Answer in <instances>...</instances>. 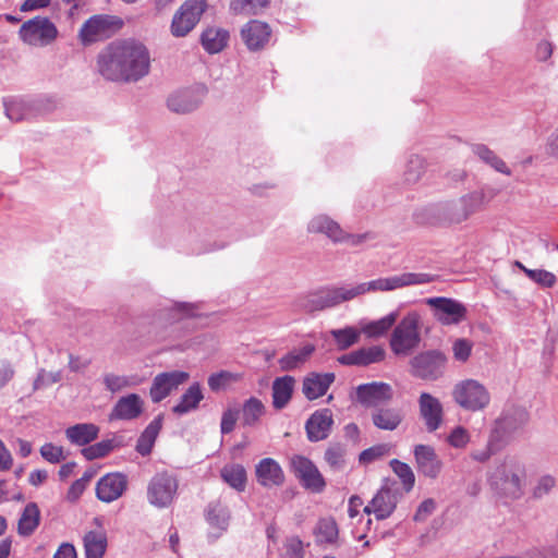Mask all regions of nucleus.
Segmentation results:
<instances>
[{
  "label": "nucleus",
  "instance_id": "1",
  "mask_svg": "<svg viewBox=\"0 0 558 558\" xmlns=\"http://www.w3.org/2000/svg\"><path fill=\"white\" fill-rule=\"evenodd\" d=\"M97 69L108 81L137 82L149 73L150 53L140 40H114L98 53Z\"/></svg>",
  "mask_w": 558,
  "mask_h": 558
},
{
  "label": "nucleus",
  "instance_id": "2",
  "mask_svg": "<svg viewBox=\"0 0 558 558\" xmlns=\"http://www.w3.org/2000/svg\"><path fill=\"white\" fill-rule=\"evenodd\" d=\"M371 291H384V280L377 279L359 284H345L313 291L300 295L295 300L294 306L299 311L313 313L353 300Z\"/></svg>",
  "mask_w": 558,
  "mask_h": 558
},
{
  "label": "nucleus",
  "instance_id": "3",
  "mask_svg": "<svg viewBox=\"0 0 558 558\" xmlns=\"http://www.w3.org/2000/svg\"><path fill=\"white\" fill-rule=\"evenodd\" d=\"M487 481L499 497L518 500L524 495L526 469L521 458L507 454L488 471Z\"/></svg>",
  "mask_w": 558,
  "mask_h": 558
},
{
  "label": "nucleus",
  "instance_id": "4",
  "mask_svg": "<svg viewBox=\"0 0 558 558\" xmlns=\"http://www.w3.org/2000/svg\"><path fill=\"white\" fill-rule=\"evenodd\" d=\"M485 205L482 190L471 191L458 198L441 202L432 207V214L441 225H459L466 221Z\"/></svg>",
  "mask_w": 558,
  "mask_h": 558
},
{
  "label": "nucleus",
  "instance_id": "5",
  "mask_svg": "<svg viewBox=\"0 0 558 558\" xmlns=\"http://www.w3.org/2000/svg\"><path fill=\"white\" fill-rule=\"evenodd\" d=\"M421 316L416 312L408 313L391 332L389 345L392 353L399 357H407L421 343Z\"/></svg>",
  "mask_w": 558,
  "mask_h": 558
},
{
  "label": "nucleus",
  "instance_id": "6",
  "mask_svg": "<svg viewBox=\"0 0 558 558\" xmlns=\"http://www.w3.org/2000/svg\"><path fill=\"white\" fill-rule=\"evenodd\" d=\"M452 399L466 411L484 410L490 402V395L486 387L475 379L458 381L452 389Z\"/></svg>",
  "mask_w": 558,
  "mask_h": 558
},
{
  "label": "nucleus",
  "instance_id": "7",
  "mask_svg": "<svg viewBox=\"0 0 558 558\" xmlns=\"http://www.w3.org/2000/svg\"><path fill=\"white\" fill-rule=\"evenodd\" d=\"M179 489L178 477L162 471L156 473L147 485V501L157 509L169 508L177 498Z\"/></svg>",
  "mask_w": 558,
  "mask_h": 558
},
{
  "label": "nucleus",
  "instance_id": "8",
  "mask_svg": "<svg viewBox=\"0 0 558 558\" xmlns=\"http://www.w3.org/2000/svg\"><path fill=\"white\" fill-rule=\"evenodd\" d=\"M57 26L46 16H35L24 22L20 29L21 40L32 47H46L58 37Z\"/></svg>",
  "mask_w": 558,
  "mask_h": 558
},
{
  "label": "nucleus",
  "instance_id": "9",
  "mask_svg": "<svg viewBox=\"0 0 558 558\" xmlns=\"http://www.w3.org/2000/svg\"><path fill=\"white\" fill-rule=\"evenodd\" d=\"M447 356L439 350H428L416 354L410 361L411 374L426 381H435L446 371Z\"/></svg>",
  "mask_w": 558,
  "mask_h": 558
},
{
  "label": "nucleus",
  "instance_id": "10",
  "mask_svg": "<svg viewBox=\"0 0 558 558\" xmlns=\"http://www.w3.org/2000/svg\"><path fill=\"white\" fill-rule=\"evenodd\" d=\"M306 230L308 233L324 234L335 243L348 242L351 245H359L367 238V234L347 233L337 221L324 214L312 217Z\"/></svg>",
  "mask_w": 558,
  "mask_h": 558
},
{
  "label": "nucleus",
  "instance_id": "11",
  "mask_svg": "<svg viewBox=\"0 0 558 558\" xmlns=\"http://www.w3.org/2000/svg\"><path fill=\"white\" fill-rule=\"evenodd\" d=\"M527 421L526 410L513 407L504 411L490 432L506 446L522 430Z\"/></svg>",
  "mask_w": 558,
  "mask_h": 558
},
{
  "label": "nucleus",
  "instance_id": "12",
  "mask_svg": "<svg viewBox=\"0 0 558 558\" xmlns=\"http://www.w3.org/2000/svg\"><path fill=\"white\" fill-rule=\"evenodd\" d=\"M205 10V0H186L172 17L171 34L174 37L186 36L197 25Z\"/></svg>",
  "mask_w": 558,
  "mask_h": 558
},
{
  "label": "nucleus",
  "instance_id": "13",
  "mask_svg": "<svg viewBox=\"0 0 558 558\" xmlns=\"http://www.w3.org/2000/svg\"><path fill=\"white\" fill-rule=\"evenodd\" d=\"M118 26V19L108 14H97L84 22L78 32L83 46H89L112 35Z\"/></svg>",
  "mask_w": 558,
  "mask_h": 558
},
{
  "label": "nucleus",
  "instance_id": "14",
  "mask_svg": "<svg viewBox=\"0 0 558 558\" xmlns=\"http://www.w3.org/2000/svg\"><path fill=\"white\" fill-rule=\"evenodd\" d=\"M425 303L433 310L434 317L442 325H457L465 319L466 307L449 298H428Z\"/></svg>",
  "mask_w": 558,
  "mask_h": 558
},
{
  "label": "nucleus",
  "instance_id": "15",
  "mask_svg": "<svg viewBox=\"0 0 558 558\" xmlns=\"http://www.w3.org/2000/svg\"><path fill=\"white\" fill-rule=\"evenodd\" d=\"M43 98L31 99L22 96H8L3 98L4 113L9 120L20 122L40 112Z\"/></svg>",
  "mask_w": 558,
  "mask_h": 558
},
{
  "label": "nucleus",
  "instance_id": "16",
  "mask_svg": "<svg viewBox=\"0 0 558 558\" xmlns=\"http://www.w3.org/2000/svg\"><path fill=\"white\" fill-rule=\"evenodd\" d=\"M190 374L183 371H172L160 373L155 376L149 390L151 401L158 403L167 398L179 386L186 383Z\"/></svg>",
  "mask_w": 558,
  "mask_h": 558
},
{
  "label": "nucleus",
  "instance_id": "17",
  "mask_svg": "<svg viewBox=\"0 0 558 558\" xmlns=\"http://www.w3.org/2000/svg\"><path fill=\"white\" fill-rule=\"evenodd\" d=\"M291 464L296 477L302 482L303 486L314 493H319L325 487V481L315 466V464L305 457L295 456L291 460Z\"/></svg>",
  "mask_w": 558,
  "mask_h": 558
},
{
  "label": "nucleus",
  "instance_id": "18",
  "mask_svg": "<svg viewBox=\"0 0 558 558\" xmlns=\"http://www.w3.org/2000/svg\"><path fill=\"white\" fill-rule=\"evenodd\" d=\"M205 92L204 86L175 92L168 98L167 106L175 113L192 112L202 104Z\"/></svg>",
  "mask_w": 558,
  "mask_h": 558
},
{
  "label": "nucleus",
  "instance_id": "19",
  "mask_svg": "<svg viewBox=\"0 0 558 558\" xmlns=\"http://www.w3.org/2000/svg\"><path fill=\"white\" fill-rule=\"evenodd\" d=\"M271 37L270 26L262 21L252 20L241 29V39L250 51H259L265 48Z\"/></svg>",
  "mask_w": 558,
  "mask_h": 558
},
{
  "label": "nucleus",
  "instance_id": "20",
  "mask_svg": "<svg viewBox=\"0 0 558 558\" xmlns=\"http://www.w3.org/2000/svg\"><path fill=\"white\" fill-rule=\"evenodd\" d=\"M128 486V478L122 473H108L96 485V496L104 502H112L120 498Z\"/></svg>",
  "mask_w": 558,
  "mask_h": 558
},
{
  "label": "nucleus",
  "instance_id": "21",
  "mask_svg": "<svg viewBox=\"0 0 558 558\" xmlns=\"http://www.w3.org/2000/svg\"><path fill=\"white\" fill-rule=\"evenodd\" d=\"M420 416L425 423L426 429L432 433L437 430L444 418L441 402L428 392H422L418 398Z\"/></svg>",
  "mask_w": 558,
  "mask_h": 558
},
{
  "label": "nucleus",
  "instance_id": "22",
  "mask_svg": "<svg viewBox=\"0 0 558 558\" xmlns=\"http://www.w3.org/2000/svg\"><path fill=\"white\" fill-rule=\"evenodd\" d=\"M255 476L257 483L266 488L281 486L284 482L280 464L271 458H264L256 464Z\"/></svg>",
  "mask_w": 558,
  "mask_h": 558
},
{
  "label": "nucleus",
  "instance_id": "23",
  "mask_svg": "<svg viewBox=\"0 0 558 558\" xmlns=\"http://www.w3.org/2000/svg\"><path fill=\"white\" fill-rule=\"evenodd\" d=\"M333 424L332 413L329 409L315 411L305 424L307 437L311 441L326 439Z\"/></svg>",
  "mask_w": 558,
  "mask_h": 558
},
{
  "label": "nucleus",
  "instance_id": "24",
  "mask_svg": "<svg viewBox=\"0 0 558 558\" xmlns=\"http://www.w3.org/2000/svg\"><path fill=\"white\" fill-rule=\"evenodd\" d=\"M143 409V399L136 393H130L117 401L110 413V420H135L142 414Z\"/></svg>",
  "mask_w": 558,
  "mask_h": 558
},
{
  "label": "nucleus",
  "instance_id": "25",
  "mask_svg": "<svg viewBox=\"0 0 558 558\" xmlns=\"http://www.w3.org/2000/svg\"><path fill=\"white\" fill-rule=\"evenodd\" d=\"M335 378L333 373L312 372L304 377L302 391L306 399L315 400L327 392Z\"/></svg>",
  "mask_w": 558,
  "mask_h": 558
},
{
  "label": "nucleus",
  "instance_id": "26",
  "mask_svg": "<svg viewBox=\"0 0 558 558\" xmlns=\"http://www.w3.org/2000/svg\"><path fill=\"white\" fill-rule=\"evenodd\" d=\"M384 351L380 347L362 348L338 357L342 365L367 366L381 360Z\"/></svg>",
  "mask_w": 558,
  "mask_h": 558
},
{
  "label": "nucleus",
  "instance_id": "27",
  "mask_svg": "<svg viewBox=\"0 0 558 558\" xmlns=\"http://www.w3.org/2000/svg\"><path fill=\"white\" fill-rule=\"evenodd\" d=\"M414 456L418 470L428 477H436L440 472L441 462L437 458L435 450L425 445H417L414 449Z\"/></svg>",
  "mask_w": 558,
  "mask_h": 558
},
{
  "label": "nucleus",
  "instance_id": "28",
  "mask_svg": "<svg viewBox=\"0 0 558 558\" xmlns=\"http://www.w3.org/2000/svg\"><path fill=\"white\" fill-rule=\"evenodd\" d=\"M355 400L364 408H378L384 403V383L374 381L357 386Z\"/></svg>",
  "mask_w": 558,
  "mask_h": 558
},
{
  "label": "nucleus",
  "instance_id": "29",
  "mask_svg": "<svg viewBox=\"0 0 558 558\" xmlns=\"http://www.w3.org/2000/svg\"><path fill=\"white\" fill-rule=\"evenodd\" d=\"M85 558H104L108 539L104 531H88L83 537Z\"/></svg>",
  "mask_w": 558,
  "mask_h": 558
},
{
  "label": "nucleus",
  "instance_id": "30",
  "mask_svg": "<svg viewBox=\"0 0 558 558\" xmlns=\"http://www.w3.org/2000/svg\"><path fill=\"white\" fill-rule=\"evenodd\" d=\"M201 40L207 52L218 53L227 46L229 32L216 26L207 27L203 32Z\"/></svg>",
  "mask_w": 558,
  "mask_h": 558
},
{
  "label": "nucleus",
  "instance_id": "31",
  "mask_svg": "<svg viewBox=\"0 0 558 558\" xmlns=\"http://www.w3.org/2000/svg\"><path fill=\"white\" fill-rule=\"evenodd\" d=\"M204 399L198 383L191 385L181 396L179 402L172 408V412L177 415H184L198 408L199 402Z\"/></svg>",
  "mask_w": 558,
  "mask_h": 558
},
{
  "label": "nucleus",
  "instance_id": "32",
  "mask_svg": "<svg viewBox=\"0 0 558 558\" xmlns=\"http://www.w3.org/2000/svg\"><path fill=\"white\" fill-rule=\"evenodd\" d=\"M294 378L283 376L276 378L272 383V404L276 409L284 408L290 401L294 387Z\"/></svg>",
  "mask_w": 558,
  "mask_h": 558
},
{
  "label": "nucleus",
  "instance_id": "33",
  "mask_svg": "<svg viewBox=\"0 0 558 558\" xmlns=\"http://www.w3.org/2000/svg\"><path fill=\"white\" fill-rule=\"evenodd\" d=\"M99 428L92 423L76 424L66 428V438L77 446H84L97 438Z\"/></svg>",
  "mask_w": 558,
  "mask_h": 558
},
{
  "label": "nucleus",
  "instance_id": "34",
  "mask_svg": "<svg viewBox=\"0 0 558 558\" xmlns=\"http://www.w3.org/2000/svg\"><path fill=\"white\" fill-rule=\"evenodd\" d=\"M40 522V511L35 502L25 506L17 524V532L22 536H31Z\"/></svg>",
  "mask_w": 558,
  "mask_h": 558
},
{
  "label": "nucleus",
  "instance_id": "35",
  "mask_svg": "<svg viewBox=\"0 0 558 558\" xmlns=\"http://www.w3.org/2000/svg\"><path fill=\"white\" fill-rule=\"evenodd\" d=\"M221 478L236 492H243L246 486V470L241 464H227L220 471Z\"/></svg>",
  "mask_w": 558,
  "mask_h": 558
},
{
  "label": "nucleus",
  "instance_id": "36",
  "mask_svg": "<svg viewBox=\"0 0 558 558\" xmlns=\"http://www.w3.org/2000/svg\"><path fill=\"white\" fill-rule=\"evenodd\" d=\"M162 417L161 415L155 417L148 426L144 429L142 435L140 436L136 445V450L142 456H147L150 453L151 448L155 444V440L161 429Z\"/></svg>",
  "mask_w": 558,
  "mask_h": 558
},
{
  "label": "nucleus",
  "instance_id": "37",
  "mask_svg": "<svg viewBox=\"0 0 558 558\" xmlns=\"http://www.w3.org/2000/svg\"><path fill=\"white\" fill-rule=\"evenodd\" d=\"M206 518L209 525L217 529L220 534L229 525L230 512L220 501H215L208 505Z\"/></svg>",
  "mask_w": 558,
  "mask_h": 558
},
{
  "label": "nucleus",
  "instance_id": "38",
  "mask_svg": "<svg viewBox=\"0 0 558 558\" xmlns=\"http://www.w3.org/2000/svg\"><path fill=\"white\" fill-rule=\"evenodd\" d=\"M313 344H305L300 349H295L279 360V365L282 371H292L303 365L306 360L314 352Z\"/></svg>",
  "mask_w": 558,
  "mask_h": 558
},
{
  "label": "nucleus",
  "instance_id": "39",
  "mask_svg": "<svg viewBox=\"0 0 558 558\" xmlns=\"http://www.w3.org/2000/svg\"><path fill=\"white\" fill-rule=\"evenodd\" d=\"M264 413H265V405L263 404V402L255 397H251L242 405V410H241L242 425L245 427L246 426H255L259 422V420L264 415Z\"/></svg>",
  "mask_w": 558,
  "mask_h": 558
},
{
  "label": "nucleus",
  "instance_id": "40",
  "mask_svg": "<svg viewBox=\"0 0 558 558\" xmlns=\"http://www.w3.org/2000/svg\"><path fill=\"white\" fill-rule=\"evenodd\" d=\"M504 447L505 445L490 432L486 445L483 448L473 449L470 457L478 463H486Z\"/></svg>",
  "mask_w": 558,
  "mask_h": 558
},
{
  "label": "nucleus",
  "instance_id": "41",
  "mask_svg": "<svg viewBox=\"0 0 558 558\" xmlns=\"http://www.w3.org/2000/svg\"><path fill=\"white\" fill-rule=\"evenodd\" d=\"M430 281L432 277L427 274H402L386 278V291L410 284L427 283Z\"/></svg>",
  "mask_w": 558,
  "mask_h": 558
},
{
  "label": "nucleus",
  "instance_id": "42",
  "mask_svg": "<svg viewBox=\"0 0 558 558\" xmlns=\"http://www.w3.org/2000/svg\"><path fill=\"white\" fill-rule=\"evenodd\" d=\"M243 375L241 373H232L229 371H220L218 373H214L208 377V387L211 391H220L227 389L232 384H235L242 380Z\"/></svg>",
  "mask_w": 558,
  "mask_h": 558
},
{
  "label": "nucleus",
  "instance_id": "43",
  "mask_svg": "<svg viewBox=\"0 0 558 558\" xmlns=\"http://www.w3.org/2000/svg\"><path fill=\"white\" fill-rule=\"evenodd\" d=\"M330 335L339 350H347L360 340V330L351 326L332 329L330 330Z\"/></svg>",
  "mask_w": 558,
  "mask_h": 558
},
{
  "label": "nucleus",
  "instance_id": "44",
  "mask_svg": "<svg viewBox=\"0 0 558 558\" xmlns=\"http://www.w3.org/2000/svg\"><path fill=\"white\" fill-rule=\"evenodd\" d=\"M268 4L269 0H231L230 9L235 14L256 15Z\"/></svg>",
  "mask_w": 558,
  "mask_h": 558
},
{
  "label": "nucleus",
  "instance_id": "45",
  "mask_svg": "<svg viewBox=\"0 0 558 558\" xmlns=\"http://www.w3.org/2000/svg\"><path fill=\"white\" fill-rule=\"evenodd\" d=\"M140 380L136 376H124L116 374H106L104 376V385L107 390L111 392L120 391L128 387H134L138 385Z\"/></svg>",
  "mask_w": 558,
  "mask_h": 558
},
{
  "label": "nucleus",
  "instance_id": "46",
  "mask_svg": "<svg viewBox=\"0 0 558 558\" xmlns=\"http://www.w3.org/2000/svg\"><path fill=\"white\" fill-rule=\"evenodd\" d=\"M474 153L486 163L490 165L495 170L504 174L510 175L511 171L504 160H501L493 150L485 145H477Z\"/></svg>",
  "mask_w": 558,
  "mask_h": 558
},
{
  "label": "nucleus",
  "instance_id": "47",
  "mask_svg": "<svg viewBox=\"0 0 558 558\" xmlns=\"http://www.w3.org/2000/svg\"><path fill=\"white\" fill-rule=\"evenodd\" d=\"M425 160L418 155L409 157L404 170V180L408 183H416L425 172Z\"/></svg>",
  "mask_w": 558,
  "mask_h": 558
},
{
  "label": "nucleus",
  "instance_id": "48",
  "mask_svg": "<svg viewBox=\"0 0 558 558\" xmlns=\"http://www.w3.org/2000/svg\"><path fill=\"white\" fill-rule=\"evenodd\" d=\"M390 466L395 474L402 482L405 492H410L415 483V476L412 469L407 464L397 459L390 461Z\"/></svg>",
  "mask_w": 558,
  "mask_h": 558
},
{
  "label": "nucleus",
  "instance_id": "49",
  "mask_svg": "<svg viewBox=\"0 0 558 558\" xmlns=\"http://www.w3.org/2000/svg\"><path fill=\"white\" fill-rule=\"evenodd\" d=\"M338 536V527L332 519L319 520L316 527V538L319 543H332Z\"/></svg>",
  "mask_w": 558,
  "mask_h": 558
},
{
  "label": "nucleus",
  "instance_id": "50",
  "mask_svg": "<svg viewBox=\"0 0 558 558\" xmlns=\"http://www.w3.org/2000/svg\"><path fill=\"white\" fill-rule=\"evenodd\" d=\"M325 460L332 470H343L345 465L344 447L339 444L328 447V449L325 452Z\"/></svg>",
  "mask_w": 558,
  "mask_h": 558
},
{
  "label": "nucleus",
  "instance_id": "51",
  "mask_svg": "<svg viewBox=\"0 0 558 558\" xmlns=\"http://www.w3.org/2000/svg\"><path fill=\"white\" fill-rule=\"evenodd\" d=\"M114 447L112 439L101 440L82 450V454L87 460H94L107 456Z\"/></svg>",
  "mask_w": 558,
  "mask_h": 558
},
{
  "label": "nucleus",
  "instance_id": "52",
  "mask_svg": "<svg viewBox=\"0 0 558 558\" xmlns=\"http://www.w3.org/2000/svg\"><path fill=\"white\" fill-rule=\"evenodd\" d=\"M360 335L364 333L368 339H376L384 335V318L377 320L362 319L359 323Z\"/></svg>",
  "mask_w": 558,
  "mask_h": 558
},
{
  "label": "nucleus",
  "instance_id": "53",
  "mask_svg": "<svg viewBox=\"0 0 558 558\" xmlns=\"http://www.w3.org/2000/svg\"><path fill=\"white\" fill-rule=\"evenodd\" d=\"M526 276L542 288H551L557 282L555 274L545 269H532L526 271Z\"/></svg>",
  "mask_w": 558,
  "mask_h": 558
},
{
  "label": "nucleus",
  "instance_id": "54",
  "mask_svg": "<svg viewBox=\"0 0 558 558\" xmlns=\"http://www.w3.org/2000/svg\"><path fill=\"white\" fill-rule=\"evenodd\" d=\"M473 343L464 338L456 339L452 343V353L458 362H466L471 355Z\"/></svg>",
  "mask_w": 558,
  "mask_h": 558
},
{
  "label": "nucleus",
  "instance_id": "55",
  "mask_svg": "<svg viewBox=\"0 0 558 558\" xmlns=\"http://www.w3.org/2000/svg\"><path fill=\"white\" fill-rule=\"evenodd\" d=\"M556 485V478L553 476V475H549V474H546V475H542L534 488H533V497L534 498H543L544 496L548 495L551 489L555 487Z\"/></svg>",
  "mask_w": 558,
  "mask_h": 558
},
{
  "label": "nucleus",
  "instance_id": "56",
  "mask_svg": "<svg viewBox=\"0 0 558 558\" xmlns=\"http://www.w3.org/2000/svg\"><path fill=\"white\" fill-rule=\"evenodd\" d=\"M40 454L46 461L50 463H59L65 459L62 447L54 446L51 442L41 446Z\"/></svg>",
  "mask_w": 558,
  "mask_h": 558
},
{
  "label": "nucleus",
  "instance_id": "57",
  "mask_svg": "<svg viewBox=\"0 0 558 558\" xmlns=\"http://www.w3.org/2000/svg\"><path fill=\"white\" fill-rule=\"evenodd\" d=\"M469 441H470V434L462 426L454 427L448 436V442L452 447L458 448V449L464 448L469 444Z\"/></svg>",
  "mask_w": 558,
  "mask_h": 558
},
{
  "label": "nucleus",
  "instance_id": "58",
  "mask_svg": "<svg viewBox=\"0 0 558 558\" xmlns=\"http://www.w3.org/2000/svg\"><path fill=\"white\" fill-rule=\"evenodd\" d=\"M383 490L384 488L381 487L376 494V496L372 499V501L363 509L364 513H366L367 515H369L373 512L377 521L384 519V498L381 497Z\"/></svg>",
  "mask_w": 558,
  "mask_h": 558
},
{
  "label": "nucleus",
  "instance_id": "59",
  "mask_svg": "<svg viewBox=\"0 0 558 558\" xmlns=\"http://www.w3.org/2000/svg\"><path fill=\"white\" fill-rule=\"evenodd\" d=\"M282 558H303V545L296 537H290L283 546Z\"/></svg>",
  "mask_w": 558,
  "mask_h": 558
},
{
  "label": "nucleus",
  "instance_id": "60",
  "mask_svg": "<svg viewBox=\"0 0 558 558\" xmlns=\"http://www.w3.org/2000/svg\"><path fill=\"white\" fill-rule=\"evenodd\" d=\"M436 502L433 498H427L420 504L413 517L416 522H424L435 511Z\"/></svg>",
  "mask_w": 558,
  "mask_h": 558
},
{
  "label": "nucleus",
  "instance_id": "61",
  "mask_svg": "<svg viewBox=\"0 0 558 558\" xmlns=\"http://www.w3.org/2000/svg\"><path fill=\"white\" fill-rule=\"evenodd\" d=\"M239 417V410L236 409H228L222 413L221 417V433L229 434L234 429L235 423Z\"/></svg>",
  "mask_w": 558,
  "mask_h": 558
},
{
  "label": "nucleus",
  "instance_id": "62",
  "mask_svg": "<svg viewBox=\"0 0 558 558\" xmlns=\"http://www.w3.org/2000/svg\"><path fill=\"white\" fill-rule=\"evenodd\" d=\"M15 369L10 362H2L0 364V389L5 387L14 377Z\"/></svg>",
  "mask_w": 558,
  "mask_h": 558
},
{
  "label": "nucleus",
  "instance_id": "63",
  "mask_svg": "<svg viewBox=\"0 0 558 558\" xmlns=\"http://www.w3.org/2000/svg\"><path fill=\"white\" fill-rule=\"evenodd\" d=\"M13 466V457L4 442L0 439V471H9Z\"/></svg>",
  "mask_w": 558,
  "mask_h": 558
},
{
  "label": "nucleus",
  "instance_id": "64",
  "mask_svg": "<svg viewBox=\"0 0 558 558\" xmlns=\"http://www.w3.org/2000/svg\"><path fill=\"white\" fill-rule=\"evenodd\" d=\"M53 558H77V553L73 544L62 543L54 553Z\"/></svg>",
  "mask_w": 558,
  "mask_h": 558
}]
</instances>
